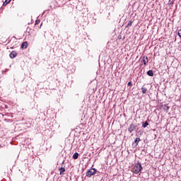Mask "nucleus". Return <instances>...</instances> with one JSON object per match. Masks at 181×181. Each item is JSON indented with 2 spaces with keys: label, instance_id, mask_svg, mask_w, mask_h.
Returning a JSON list of instances; mask_svg holds the SVG:
<instances>
[{
  "label": "nucleus",
  "instance_id": "f257e3e1",
  "mask_svg": "<svg viewBox=\"0 0 181 181\" xmlns=\"http://www.w3.org/2000/svg\"><path fill=\"white\" fill-rule=\"evenodd\" d=\"M143 169L142 168V164L141 163L138 162L137 163L135 164L134 168H133V173L138 174L139 172L141 171Z\"/></svg>",
  "mask_w": 181,
  "mask_h": 181
},
{
  "label": "nucleus",
  "instance_id": "f03ea898",
  "mask_svg": "<svg viewBox=\"0 0 181 181\" xmlns=\"http://www.w3.org/2000/svg\"><path fill=\"white\" fill-rule=\"evenodd\" d=\"M95 173H97V169L90 168V169L88 170V171L86 172V176H87V177H91L92 176H94V175H95Z\"/></svg>",
  "mask_w": 181,
  "mask_h": 181
},
{
  "label": "nucleus",
  "instance_id": "7ed1b4c3",
  "mask_svg": "<svg viewBox=\"0 0 181 181\" xmlns=\"http://www.w3.org/2000/svg\"><path fill=\"white\" fill-rule=\"evenodd\" d=\"M135 129H136V125H135L134 124H131L129 125V127H128V131H129V132H130V134L132 132H133V131H135Z\"/></svg>",
  "mask_w": 181,
  "mask_h": 181
},
{
  "label": "nucleus",
  "instance_id": "20e7f679",
  "mask_svg": "<svg viewBox=\"0 0 181 181\" xmlns=\"http://www.w3.org/2000/svg\"><path fill=\"white\" fill-rule=\"evenodd\" d=\"M148 57L144 56L141 58V62L143 63L144 64V66H146V63H148Z\"/></svg>",
  "mask_w": 181,
  "mask_h": 181
},
{
  "label": "nucleus",
  "instance_id": "39448f33",
  "mask_svg": "<svg viewBox=\"0 0 181 181\" xmlns=\"http://www.w3.org/2000/svg\"><path fill=\"white\" fill-rule=\"evenodd\" d=\"M17 55H18V53H16V52H15V51H12V52L10 53V57H11V59H15V57H16Z\"/></svg>",
  "mask_w": 181,
  "mask_h": 181
},
{
  "label": "nucleus",
  "instance_id": "423d86ee",
  "mask_svg": "<svg viewBox=\"0 0 181 181\" xmlns=\"http://www.w3.org/2000/svg\"><path fill=\"white\" fill-rule=\"evenodd\" d=\"M140 141H141V139L137 137V138L135 139L134 142L133 143V144H135L134 146H138V144H139Z\"/></svg>",
  "mask_w": 181,
  "mask_h": 181
},
{
  "label": "nucleus",
  "instance_id": "0eeeda50",
  "mask_svg": "<svg viewBox=\"0 0 181 181\" xmlns=\"http://www.w3.org/2000/svg\"><path fill=\"white\" fill-rule=\"evenodd\" d=\"M21 49H28V42H24L21 45Z\"/></svg>",
  "mask_w": 181,
  "mask_h": 181
},
{
  "label": "nucleus",
  "instance_id": "6e6552de",
  "mask_svg": "<svg viewBox=\"0 0 181 181\" xmlns=\"http://www.w3.org/2000/svg\"><path fill=\"white\" fill-rule=\"evenodd\" d=\"M147 76H149V77H153V71H152V70L148 71Z\"/></svg>",
  "mask_w": 181,
  "mask_h": 181
},
{
  "label": "nucleus",
  "instance_id": "1a4fd4ad",
  "mask_svg": "<svg viewBox=\"0 0 181 181\" xmlns=\"http://www.w3.org/2000/svg\"><path fill=\"white\" fill-rule=\"evenodd\" d=\"M169 106H168L166 104L163 105V110H164V111H169Z\"/></svg>",
  "mask_w": 181,
  "mask_h": 181
},
{
  "label": "nucleus",
  "instance_id": "9d476101",
  "mask_svg": "<svg viewBox=\"0 0 181 181\" xmlns=\"http://www.w3.org/2000/svg\"><path fill=\"white\" fill-rule=\"evenodd\" d=\"M141 124H142L143 128H146V127H148V125H149V123L146 121L145 122H142Z\"/></svg>",
  "mask_w": 181,
  "mask_h": 181
},
{
  "label": "nucleus",
  "instance_id": "9b49d317",
  "mask_svg": "<svg viewBox=\"0 0 181 181\" xmlns=\"http://www.w3.org/2000/svg\"><path fill=\"white\" fill-rule=\"evenodd\" d=\"M141 91H142L143 94H146V91H148V89H146V88H145V87H142Z\"/></svg>",
  "mask_w": 181,
  "mask_h": 181
},
{
  "label": "nucleus",
  "instance_id": "f8f14e48",
  "mask_svg": "<svg viewBox=\"0 0 181 181\" xmlns=\"http://www.w3.org/2000/svg\"><path fill=\"white\" fill-rule=\"evenodd\" d=\"M133 22H134V21H129V23H128L127 25L125 26V28H129V27L132 26V23H133Z\"/></svg>",
  "mask_w": 181,
  "mask_h": 181
},
{
  "label": "nucleus",
  "instance_id": "ddd939ff",
  "mask_svg": "<svg viewBox=\"0 0 181 181\" xmlns=\"http://www.w3.org/2000/svg\"><path fill=\"white\" fill-rule=\"evenodd\" d=\"M59 172H60V175H62V173H64V172H66V169L62 167L61 168H59Z\"/></svg>",
  "mask_w": 181,
  "mask_h": 181
},
{
  "label": "nucleus",
  "instance_id": "4468645a",
  "mask_svg": "<svg viewBox=\"0 0 181 181\" xmlns=\"http://www.w3.org/2000/svg\"><path fill=\"white\" fill-rule=\"evenodd\" d=\"M73 159H78V153H75L73 155Z\"/></svg>",
  "mask_w": 181,
  "mask_h": 181
},
{
  "label": "nucleus",
  "instance_id": "2eb2a0df",
  "mask_svg": "<svg viewBox=\"0 0 181 181\" xmlns=\"http://www.w3.org/2000/svg\"><path fill=\"white\" fill-rule=\"evenodd\" d=\"M9 2H11V1H9V0H6V1L3 3V6H6L7 4H9Z\"/></svg>",
  "mask_w": 181,
  "mask_h": 181
},
{
  "label": "nucleus",
  "instance_id": "dca6fc26",
  "mask_svg": "<svg viewBox=\"0 0 181 181\" xmlns=\"http://www.w3.org/2000/svg\"><path fill=\"white\" fill-rule=\"evenodd\" d=\"M39 23H40V20H36L35 25H39Z\"/></svg>",
  "mask_w": 181,
  "mask_h": 181
},
{
  "label": "nucleus",
  "instance_id": "f3484780",
  "mask_svg": "<svg viewBox=\"0 0 181 181\" xmlns=\"http://www.w3.org/2000/svg\"><path fill=\"white\" fill-rule=\"evenodd\" d=\"M138 134H139V135H142V134H144V132L142 130H139Z\"/></svg>",
  "mask_w": 181,
  "mask_h": 181
},
{
  "label": "nucleus",
  "instance_id": "a211bd4d",
  "mask_svg": "<svg viewBox=\"0 0 181 181\" xmlns=\"http://www.w3.org/2000/svg\"><path fill=\"white\" fill-rule=\"evenodd\" d=\"M128 86H132V82L129 81L127 84Z\"/></svg>",
  "mask_w": 181,
  "mask_h": 181
},
{
  "label": "nucleus",
  "instance_id": "6ab92c4d",
  "mask_svg": "<svg viewBox=\"0 0 181 181\" xmlns=\"http://www.w3.org/2000/svg\"><path fill=\"white\" fill-rule=\"evenodd\" d=\"M118 39H119V40H121V39H122L121 35H119V36L118 37Z\"/></svg>",
  "mask_w": 181,
  "mask_h": 181
},
{
  "label": "nucleus",
  "instance_id": "aec40b11",
  "mask_svg": "<svg viewBox=\"0 0 181 181\" xmlns=\"http://www.w3.org/2000/svg\"><path fill=\"white\" fill-rule=\"evenodd\" d=\"M145 151H146V150L144 149V150H143V152H145Z\"/></svg>",
  "mask_w": 181,
  "mask_h": 181
},
{
  "label": "nucleus",
  "instance_id": "412c9836",
  "mask_svg": "<svg viewBox=\"0 0 181 181\" xmlns=\"http://www.w3.org/2000/svg\"><path fill=\"white\" fill-rule=\"evenodd\" d=\"M10 1V2L12 1V0H9Z\"/></svg>",
  "mask_w": 181,
  "mask_h": 181
}]
</instances>
